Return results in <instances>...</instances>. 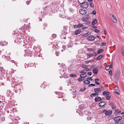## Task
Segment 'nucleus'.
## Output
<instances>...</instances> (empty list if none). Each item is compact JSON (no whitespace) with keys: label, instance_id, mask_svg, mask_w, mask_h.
I'll use <instances>...</instances> for the list:
<instances>
[{"label":"nucleus","instance_id":"e433bc0d","mask_svg":"<svg viewBox=\"0 0 124 124\" xmlns=\"http://www.w3.org/2000/svg\"><path fill=\"white\" fill-rule=\"evenodd\" d=\"M3 68L2 67H0V71L2 72L3 70Z\"/></svg>","mask_w":124,"mask_h":124},{"label":"nucleus","instance_id":"ea45409f","mask_svg":"<svg viewBox=\"0 0 124 124\" xmlns=\"http://www.w3.org/2000/svg\"><path fill=\"white\" fill-rule=\"evenodd\" d=\"M55 54L57 56H58L59 55V52H55Z\"/></svg>","mask_w":124,"mask_h":124},{"label":"nucleus","instance_id":"13d9d810","mask_svg":"<svg viewBox=\"0 0 124 124\" xmlns=\"http://www.w3.org/2000/svg\"><path fill=\"white\" fill-rule=\"evenodd\" d=\"M114 93H116V94H118V95H119V92H116V91H114Z\"/></svg>","mask_w":124,"mask_h":124},{"label":"nucleus","instance_id":"2eb2a0df","mask_svg":"<svg viewBox=\"0 0 124 124\" xmlns=\"http://www.w3.org/2000/svg\"><path fill=\"white\" fill-rule=\"evenodd\" d=\"M98 70L97 68H94L93 69V72L95 74H97L98 72Z\"/></svg>","mask_w":124,"mask_h":124},{"label":"nucleus","instance_id":"c9c22d12","mask_svg":"<svg viewBox=\"0 0 124 124\" xmlns=\"http://www.w3.org/2000/svg\"><path fill=\"white\" fill-rule=\"evenodd\" d=\"M94 31L96 33H100L99 31V30L98 29H95L94 30Z\"/></svg>","mask_w":124,"mask_h":124},{"label":"nucleus","instance_id":"4c0bfd02","mask_svg":"<svg viewBox=\"0 0 124 124\" xmlns=\"http://www.w3.org/2000/svg\"><path fill=\"white\" fill-rule=\"evenodd\" d=\"M86 80H90L91 81H92L93 79H92V78L91 77H90V78H86Z\"/></svg>","mask_w":124,"mask_h":124},{"label":"nucleus","instance_id":"69168bd1","mask_svg":"<svg viewBox=\"0 0 124 124\" xmlns=\"http://www.w3.org/2000/svg\"><path fill=\"white\" fill-rule=\"evenodd\" d=\"M112 63H111L110 64V66L109 68L110 67L111 68H112Z\"/></svg>","mask_w":124,"mask_h":124},{"label":"nucleus","instance_id":"6ab92c4d","mask_svg":"<svg viewBox=\"0 0 124 124\" xmlns=\"http://www.w3.org/2000/svg\"><path fill=\"white\" fill-rule=\"evenodd\" d=\"M87 57L88 58H89L91 57H92L94 55V53L93 54H87Z\"/></svg>","mask_w":124,"mask_h":124},{"label":"nucleus","instance_id":"774afa93","mask_svg":"<svg viewBox=\"0 0 124 124\" xmlns=\"http://www.w3.org/2000/svg\"><path fill=\"white\" fill-rule=\"evenodd\" d=\"M115 124H122V123H115Z\"/></svg>","mask_w":124,"mask_h":124},{"label":"nucleus","instance_id":"f257e3e1","mask_svg":"<svg viewBox=\"0 0 124 124\" xmlns=\"http://www.w3.org/2000/svg\"><path fill=\"white\" fill-rule=\"evenodd\" d=\"M101 113H104L105 115L108 116L111 115L112 113V112L111 110L107 111L106 110L104 109L102 111Z\"/></svg>","mask_w":124,"mask_h":124},{"label":"nucleus","instance_id":"5fc2aeb1","mask_svg":"<svg viewBox=\"0 0 124 124\" xmlns=\"http://www.w3.org/2000/svg\"><path fill=\"white\" fill-rule=\"evenodd\" d=\"M3 42H0V45H1V46H3Z\"/></svg>","mask_w":124,"mask_h":124},{"label":"nucleus","instance_id":"338daca9","mask_svg":"<svg viewBox=\"0 0 124 124\" xmlns=\"http://www.w3.org/2000/svg\"><path fill=\"white\" fill-rule=\"evenodd\" d=\"M67 26H65L63 27L64 28V29L66 30V29Z\"/></svg>","mask_w":124,"mask_h":124},{"label":"nucleus","instance_id":"9d476101","mask_svg":"<svg viewBox=\"0 0 124 124\" xmlns=\"http://www.w3.org/2000/svg\"><path fill=\"white\" fill-rule=\"evenodd\" d=\"M32 49L30 47H29L28 50L27 52V54H26L27 55H31L32 54V52L31 51Z\"/></svg>","mask_w":124,"mask_h":124},{"label":"nucleus","instance_id":"c756f323","mask_svg":"<svg viewBox=\"0 0 124 124\" xmlns=\"http://www.w3.org/2000/svg\"><path fill=\"white\" fill-rule=\"evenodd\" d=\"M106 98V99L107 100H109L110 99V98H111V97L110 96L109 94V95H108L107 96Z\"/></svg>","mask_w":124,"mask_h":124},{"label":"nucleus","instance_id":"cd10ccee","mask_svg":"<svg viewBox=\"0 0 124 124\" xmlns=\"http://www.w3.org/2000/svg\"><path fill=\"white\" fill-rule=\"evenodd\" d=\"M77 75L75 74H71L70 75V76L71 77H76Z\"/></svg>","mask_w":124,"mask_h":124},{"label":"nucleus","instance_id":"412c9836","mask_svg":"<svg viewBox=\"0 0 124 124\" xmlns=\"http://www.w3.org/2000/svg\"><path fill=\"white\" fill-rule=\"evenodd\" d=\"M98 95V93H92V94L90 96L91 97H95L96 96H97Z\"/></svg>","mask_w":124,"mask_h":124},{"label":"nucleus","instance_id":"4be33fe9","mask_svg":"<svg viewBox=\"0 0 124 124\" xmlns=\"http://www.w3.org/2000/svg\"><path fill=\"white\" fill-rule=\"evenodd\" d=\"M97 23V20L96 19H94L92 23V25H94Z\"/></svg>","mask_w":124,"mask_h":124},{"label":"nucleus","instance_id":"79ce46f5","mask_svg":"<svg viewBox=\"0 0 124 124\" xmlns=\"http://www.w3.org/2000/svg\"><path fill=\"white\" fill-rule=\"evenodd\" d=\"M87 50L88 51H93L92 48H89L87 49Z\"/></svg>","mask_w":124,"mask_h":124},{"label":"nucleus","instance_id":"6e6552de","mask_svg":"<svg viewBox=\"0 0 124 124\" xmlns=\"http://www.w3.org/2000/svg\"><path fill=\"white\" fill-rule=\"evenodd\" d=\"M79 12L80 14L82 15H85L86 13V11L83 9H81L80 10Z\"/></svg>","mask_w":124,"mask_h":124},{"label":"nucleus","instance_id":"8fccbe9b","mask_svg":"<svg viewBox=\"0 0 124 124\" xmlns=\"http://www.w3.org/2000/svg\"><path fill=\"white\" fill-rule=\"evenodd\" d=\"M95 84H89L88 85V86H95Z\"/></svg>","mask_w":124,"mask_h":124},{"label":"nucleus","instance_id":"37998d69","mask_svg":"<svg viewBox=\"0 0 124 124\" xmlns=\"http://www.w3.org/2000/svg\"><path fill=\"white\" fill-rule=\"evenodd\" d=\"M106 43L105 42L102 43L101 44V46H104L106 45Z\"/></svg>","mask_w":124,"mask_h":124},{"label":"nucleus","instance_id":"bf43d9fd","mask_svg":"<svg viewBox=\"0 0 124 124\" xmlns=\"http://www.w3.org/2000/svg\"><path fill=\"white\" fill-rule=\"evenodd\" d=\"M43 26L44 27H46L47 26V24L46 23H45L43 24Z\"/></svg>","mask_w":124,"mask_h":124},{"label":"nucleus","instance_id":"a211bd4d","mask_svg":"<svg viewBox=\"0 0 124 124\" xmlns=\"http://www.w3.org/2000/svg\"><path fill=\"white\" fill-rule=\"evenodd\" d=\"M86 72L85 73H84L81 75H80V77L81 78H84L86 77Z\"/></svg>","mask_w":124,"mask_h":124},{"label":"nucleus","instance_id":"c85d7f7f","mask_svg":"<svg viewBox=\"0 0 124 124\" xmlns=\"http://www.w3.org/2000/svg\"><path fill=\"white\" fill-rule=\"evenodd\" d=\"M52 36L53 38H55L56 37V35L55 34H53L52 35Z\"/></svg>","mask_w":124,"mask_h":124},{"label":"nucleus","instance_id":"4468645a","mask_svg":"<svg viewBox=\"0 0 124 124\" xmlns=\"http://www.w3.org/2000/svg\"><path fill=\"white\" fill-rule=\"evenodd\" d=\"M106 105L105 102L101 101L99 103V105L100 107H102L105 106Z\"/></svg>","mask_w":124,"mask_h":124},{"label":"nucleus","instance_id":"a19ab883","mask_svg":"<svg viewBox=\"0 0 124 124\" xmlns=\"http://www.w3.org/2000/svg\"><path fill=\"white\" fill-rule=\"evenodd\" d=\"M109 74L111 76H112V71L111 70H110L109 71Z\"/></svg>","mask_w":124,"mask_h":124},{"label":"nucleus","instance_id":"0e129e2a","mask_svg":"<svg viewBox=\"0 0 124 124\" xmlns=\"http://www.w3.org/2000/svg\"><path fill=\"white\" fill-rule=\"evenodd\" d=\"M73 98L76 99H77V97H76V96L75 95L74 96H73Z\"/></svg>","mask_w":124,"mask_h":124},{"label":"nucleus","instance_id":"49530a36","mask_svg":"<svg viewBox=\"0 0 124 124\" xmlns=\"http://www.w3.org/2000/svg\"><path fill=\"white\" fill-rule=\"evenodd\" d=\"M87 119L88 120H90L91 119V118L90 116H89L87 118Z\"/></svg>","mask_w":124,"mask_h":124},{"label":"nucleus","instance_id":"5701e85b","mask_svg":"<svg viewBox=\"0 0 124 124\" xmlns=\"http://www.w3.org/2000/svg\"><path fill=\"white\" fill-rule=\"evenodd\" d=\"M81 32V31L79 30H77L75 32V35H78L79 33H80Z\"/></svg>","mask_w":124,"mask_h":124},{"label":"nucleus","instance_id":"f704fd0d","mask_svg":"<svg viewBox=\"0 0 124 124\" xmlns=\"http://www.w3.org/2000/svg\"><path fill=\"white\" fill-rule=\"evenodd\" d=\"M17 41L19 42H21L22 41V40H21V39L20 38H18L17 39Z\"/></svg>","mask_w":124,"mask_h":124},{"label":"nucleus","instance_id":"1a4fd4ad","mask_svg":"<svg viewBox=\"0 0 124 124\" xmlns=\"http://www.w3.org/2000/svg\"><path fill=\"white\" fill-rule=\"evenodd\" d=\"M120 73L119 70H117L116 72L115 77L116 78H117L119 77L120 76Z\"/></svg>","mask_w":124,"mask_h":124},{"label":"nucleus","instance_id":"bb28decb","mask_svg":"<svg viewBox=\"0 0 124 124\" xmlns=\"http://www.w3.org/2000/svg\"><path fill=\"white\" fill-rule=\"evenodd\" d=\"M103 50L102 49H101L97 51V53L98 54H100L101 52H103Z\"/></svg>","mask_w":124,"mask_h":124},{"label":"nucleus","instance_id":"603ef678","mask_svg":"<svg viewBox=\"0 0 124 124\" xmlns=\"http://www.w3.org/2000/svg\"><path fill=\"white\" fill-rule=\"evenodd\" d=\"M96 11L95 10H93L92 13V14L94 15H95L96 14Z\"/></svg>","mask_w":124,"mask_h":124},{"label":"nucleus","instance_id":"2f4dec72","mask_svg":"<svg viewBox=\"0 0 124 124\" xmlns=\"http://www.w3.org/2000/svg\"><path fill=\"white\" fill-rule=\"evenodd\" d=\"M90 5L91 7L92 8H93L94 7V4L92 2L90 3Z\"/></svg>","mask_w":124,"mask_h":124},{"label":"nucleus","instance_id":"473e14b6","mask_svg":"<svg viewBox=\"0 0 124 124\" xmlns=\"http://www.w3.org/2000/svg\"><path fill=\"white\" fill-rule=\"evenodd\" d=\"M116 87L115 88H114V90H118V88L117 85H116Z\"/></svg>","mask_w":124,"mask_h":124},{"label":"nucleus","instance_id":"f03ea898","mask_svg":"<svg viewBox=\"0 0 124 124\" xmlns=\"http://www.w3.org/2000/svg\"><path fill=\"white\" fill-rule=\"evenodd\" d=\"M81 7L83 8H87L89 6L88 3L86 1L80 4Z\"/></svg>","mask_w":124,"mask_h":124},{"label":"nucleus","instance_id":"3c124183","mask_svg":"<svg viewBox=\"0 0 124 124\" xmlns=\"http://www.w3.org/2000/svg\"><path fill=\"white\" fill-rule=\"evenodd\" d=\"M62 48L64 49V50H65L66 49V47L65 46H62Z\"/></svg>","mask_w":124,"mask_h":124},{"label":"nucleus","instance_id":"a878e982","mask_svg":"<svg viewBox=\"0 0 124 124\" xmlns=\"http://www.w3.org/2000/svg\"><path fill=\"white\" fill-rule=\"evenodd\" d=\"M121 52L122 55L124 56V47H122V48Z\"/></svg>","mask_w":124,"mask_h":124},{"label":"nucleus","instance_id":"0eeeda50","mask_svg":"<svg viewBox=\"0 0 124 124\" xmlns=\"http://www.w3.org/2000/svg\"><path fill=\"white\" fill-rule=\"evenodd\" d=\"M87 16H88V17L83 18H82V20L84 22H85L87 23H88L89 21V18L88 17L89 16L87 15Z\"/></svg>","mask_w":124,"mask_h":124},{"label":"nucleus","instance_id":"9b49d317","mask_svg":"<svg viewBox=\"0 0 124 124\" xmlns=\"http://www.w3.org/2000/svg\"><path fill=\"white\" fill-rule=\"evenodd\" d=\"M84 26V25L82 24H78L77 25H74V27L75 28H80L83 27Z\"/></svg>","mask_w":124,"mask_h":124},{"label":"nucleus","instance_id":"7ed1b4c3","mask_svg":"<svg viewBox=\"0 0 124 124\" xmlns=\"http://www.w3.org/2000/svg\"><path fill=\"white\" fill-rule=\"evenodd\" d=\"M110 17L111 20L114 23H116L117 22V19L116 17L113 15H110Z\"/></svg>","mask_w":124,"mask_h":124},{"label":"nucleus","instance_id":"f3484780","mask_svg":"<svg viewBox=\"0 0 124 124\" xmlns=\"http://www.w3.org/2000/svg\"><path fill=\"white\" fill-rule=\"evenodd\" d=\"M102 94L104 95H106V96L109 95L110 94L107 91H104L103 93Z\"/></svg>","mask_w":124,"mask_h":124},{"label":"nucleus","instance_id":"e2e57ef3","mask_svg":"<svg viewBox=\"0 0 124 124\" xmlns=\"http://www.w3.org/2000/svg\"><path fill=\"white\" fill-rule=\"evenodd\" d=\"M112 108H113V109L115 108H116V106H113H113H112Z\"/></svg>","mask_w":124,"mask_h":124},{"label":"nucleus","instance_id":"b1692460","mask_svg":"<svg viewBox=\"0 0 124 124\" xmlns=\"http://www.w3.org/2000/svg\"><path fill=\"white\" fill-rule=\"evenodd\" d=\"M86 0H78V2L80 4L86 1Z\"/></svg>","mask_w":124,"mask_h":124},{"label":"nucleus","instance_id":"052dcab7","mask_svg":"<svg viewBox=\"0 0 124 124\" xmlns=\"http://www.w3.org/2000/svg\"><path fill=\"white\" fill-rule=\"evenodd\" d=\"M104 34H105V35H106V31L105 30H104Z\"/></svg>","mask_w":124,"mask_h":124},{"label":"nucleus","instance_id":"f8f14e48","mask_svg":"<svg viewBox=\"0 0 124 124\" xmlns=\"http://www.w3.org/2000/svg\"><path fill=\"white\" fill-rule=\"evenodd\" d=\"M94 91L96 93H100L101 91V89L100 88H96L94 89Z\"/></svg>","mask_w":124,"mask_h":124},{"label":"nucleus","instance_id":"20e7f679","mask_svg":"<svg viewBox=\"0 0 124 124\" xmlns=\"http://www.w3.org/2000/svg\"><path fill=\"white\" fill-rule=\"evenodd\" d=\"M122 119V117L120 116H117L115 117L114 118V120L115 122V123H119V121Z\"/></svg>","mask_w":124,"mask_h":124},{"label":"nucleus","instance_id":"7c9ffc66","mask_svg":"<svg viewBox=\"0 0 124 124\" xmlns=\"http://www.w3.org/2000/svg\"><path fill=\"white\" fill-rule=\"evenodd\" d=\"M83 78H81L80 77V78H79L78 79V80L79 81H83L84 80V79H82Z\"/></svg>","mask_w":124,"mask_h":124},{"label":"nucleus","instance_id":"423d86ee","mask_svg":"<svg viewBox=\"0 0 124 124\" xmlns=\"http://www.w3.org/2000/svg\"><path fill=\"white\" fill-rule=\"evenodd\" d=\"M94 100L96 102H98L101 101L102 100V99L101 97L97 96L95 97Z\"/></svg>","mask_w":124,"mask_h":124},{"label":"nucleus","instance_id":"aec40b11","mask_svg":"<svg viewBox=\"0 0 124 124\" xmlns=\"http://www.w3.org/2000/svg\"><path fill=\"white\" fill-rule=\"evenodd\" d=\"M83 82L85 84H88L90 83V82L87 80L84 81Z\"/></svg>","mask_w":124,"mask_h":124},{"label":"nucleus","instance_id":"680f3d73","mask_svg":"<svg viewBox=\"0 0 124 124\" xmlns=\"http://www.w3.org/2000/svg\"><path fill=\"white\" fill-rule=\"evenodd\" d=\"M94 81H99V79H98V78H96V79H95Z\"/></svg>","mask_w":124,"mask_h":124},{"label":"nucleus","instance_id":"09e8293b","mask_svg":"<svg viewBox=\"0 0 124 124\" xmlns=\"http://www.w3.org/2000/svg\"><path fill=\"white\" fill-rule=\"evenodd\" d=\"M109 102V104L111 106H112L114 104L113 102H110V101Z\"/></svg>","mask_w":124,"mask_h":124},{"label":"nucleus","instance_id":"de8ad7c7","mask_svg":"<svg viewBox=\"0 0 124 124\" xmlns=\"http://www.w3.org/2000/svg\"><path fill=\"white\" fill-rule=\"evenodd\" d=\"M88 28V27H84L82 28V29L83 30L86 29Z\"/></svg>","mask_w":124,"mask_h":124},{"label":"nucleus","instance_id":"58836bf2","mask_svg":"<svg viewBox=\"0 0 124 124\" xmlns=\"http://www.w3.org/2000/svg\"><path fill=\"white\" fill-rule=\"evenodd\" d=\"M109 66L108 65L105 67V69L107 70H109Z\"/></svg>","mask_w":124,"mask_h":124},{"label":"nucleus","instance_id":"dca6fc26","mask_svg":"<svg viewBox=\"0 0 124 124\" xmlns=\"http://www.w3.org/2000/svg\"><path fill=\"white\" fill-rule=\"evenodd\" d=\"M90 32L86 33L83 34L82 35V37L83 38H85L90 35Z\"/></svg>","mask_w":124,"mask_h":124},{"label":"nucleus","instance_id":"72a5a7b5","mask_svg":"<svg viewBox=\"0 0 124 124\" xmlns=\"http://www.w3.org/2000/svg\"><path fill=\"white\" fill-rule=\"evenodd\" d=\"M115 112L116 113H121V112L120 111H119V110H118V109H116L115 110Z\"/></svg>","mask_w":124,"mask_h":124},{"label":"nucleus","instance_id":"ddd939ff","mask_svg":"<svg viewBox=\"0 0 124 124\" xmlns=\"http://www.w3.org/2000/svg\"><path fill=\"white\" fill-rule=\"evenodd\" d=\"M82 67L83 68L85 69V70L86 71H88L90 70V69L87 68L86 65H82Z\"/></svg>","mask_w":124,"mask_h":124},{"label":"nucleus","instance_id":"c03bdc74","mask_svg":"<svg viewBox=\"0 0 124 124\" xmlns=\"http://www.w3.org/2000/svg\"><path fill=\"white\" fill-rule=\"evenodd\" d=\"M95 81V83L96 84L98 85H100V83L99 82H97V81Z\"/></svg>","mask_w":124,"mask_h":124},{"label":"nucleus","instance_id":"39448f33","mask_svg":"<svg viewBox=\"0 0 124 124\" xmlns=\"http://www.w3.org/2000/svg\"><path fill=\"white\" fill-rule=\"evenodd\" d=\"M95 37L94 36L91 35L88 37L87 38L88 40L89 41H93L94 40Z\"/></svg>","mask_w":124,"mask_h":124},{"label":"nucleus","instance_id":"864d4df0","mask_svg":"<svg viewBox=\"0 0 124 124\" xmlns=\"http://www.w3.org/2000/svg\"><path fill=\"white\" fill-rule=\"evenodd\" d=\"M86 72H84L83 70H81L80 72V73H82V74L84 73H85Z\"/></svg>","mask_w":124,"mask_h":124},{"label":"nucleus","instance_id":"a18cd8bd","mask_svg":"<svg viewBox=\"0 0 124 124\" xmlns=\"http://www.w3.org/2000/svg\"><path fill=\"white\" fill-rule=\"evenodd\" d=\"M87 74L89 76H91L92 74V73L91 72H88Z\"/></svg>","mask_w":124,"mask_h":124},{"label":"nucleus","instance_id":"4d7b16f0","mask_svg":"<svg viewBox=\"0 0 124 124\" xmlns=\"http://www.w3.org/2000/svg\"><path fill=\"white\" fill-rule=\"evenodd\" d=\"M26 3L28 5L30 3V1H27L26 2Z\"/></svg>","mask_w":124,"mask_h":124},{"label":"nucleus","instance_id":"6e6d98bb","mask_svg":"<svg viewBox=\"0 0 124 124\" xmlns=\"http://www.w3.org/2000/svg\"><path fill=\"white\" fill-rule=\"evenodd\" d=\"M85 88H84L83 89H81V90H80V91H84L85 90Z\"/></svg>","mask_w":124,"mask_h":124},{"label":"nucleus","instance_id":"393cba45","mask_svg":"<svg viewBox=\"0 0 124 124\" xmlns=\"http://www.w3.org/2000/svg\"><path fill=\"white\" fill-rule=\"evenodd\" d=\"M103 56V55H100L96 59L98 60H100L102 58Z\"/></svg>","mask_w":124,"mask_h":124}]
</instances>
